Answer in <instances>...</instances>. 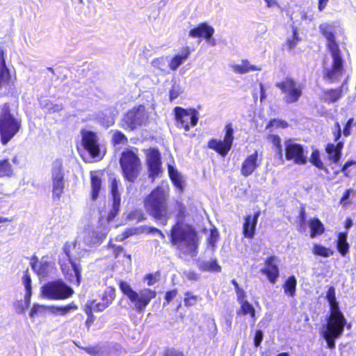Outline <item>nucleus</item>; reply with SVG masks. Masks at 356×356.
Wrapping results in <instances>:
<instances>
[{"label":"nucleus","instance_id":"f257e3e1","mask_svg":"<svg viewBox=\"0 0 356 356\" xmlns=\"http://www.w3.org/2000/svg\"><path fill=\"white\" fill-rule=\"evenodd\" d=\"M319 31L326 39V47L332 59L331 66L324 68V79L330 83L338 82L343 74V66L341 52L336 39L338 33L343 34V31L334 22L321 24Z\"/></svg>","mask_w":356,"mask_h":356},{"label":"nucleus","instance_id":"f03ea898","mask_svg":"<svg viewBox=\"0 0 356 356\" xmlns=\"http://www.w3.org/2000/svg\"><path fill=\"white\" fill-rule=\"evenodd\" d=\"M325 298L329 303L330 310L323 337L327 343V347L332 350L335 348V340L343 334L347 320L340 309L333 286H328Z\"/></svg>","mask_w":356,"mask_h":356},{"label":"nucleus","instance_id":"7ed1b4c3","mask_svg":"<svg viewBox=\"0 0 356 356\" xmlns=\"http://www.w3.org/2000/svg\"><path fill=\"white\" fill-rule=\"evenodd\" d=\"M169 188L167 186H159L144 200V207L147 213L155 219L165 224L168 218L167 208Z\"/></svg>","mask_w":356,"mask_h":356},{"label":"nucleus","instance_id":"20e7f679","mask_svg":"<svg viewBox=\"0 0 356 356\" xmlns=\"http://www.w3.org/2000/svg\"><path fill=\"white\" fill-rule=\"evenodd\" d=\"M119 288L130 302L134 305V309L138 313L144 312L146 307L157 295L156 290L150 288H143L138 291H135L129 284L123 280L119 282Z\"/></svg>","mask_w":356,"mask_h":356},{"label":"nucleus","instance_id":"39448f33","mask_svg":"<svg viewBox=\"0 0 356 356\" xmlns=\"http://www.w3.org/2000/svg\"><path fill=\"white\" fill-rule=\"evenodd\" d=\"M63 251L68 257L67 262L60 264V270L65 280L70 284L79 286L81 282V266L74 262L81 257L78 246H64Z\"/></svg>","mask_w":356,"mask_h":356},{"label":"nucleus","instance_id":"423d86ee","mask_svg":"<svg viewBox=\"0 0 356 356\" xmlns=\"http://www.w3.org/2000/svg\"><path fill=\"white\" fill-rule=\"evenodd\" d=\"M0 135L3 144H6L19 130L20 122L10 112L8 104L0 107Z\"/></svg>","mask_w":356,"mask_h":356},{"label":"nucleus","instance_id":"0eeeda50","mask_svg":"<svg viewBox=\"0 0 356 356\" xmlns=\"http://www.w3.org/2000/svg\"><path fill=\"white\" fill-rule=\"evenodd\" d=\"M120 165L123 177L126 180L134 182L139 176L141 163L138 155L133 151L127 150L122 153Z\"/></svg>","mask_w":356,"mask_h":356},{"label":"nucleus","instance_id":"6e6552de","mask_svg":"<svg viewBox=\"0 0 356 356\" xmlns=\"http://www.w3.org/2000/svg\"><path fill=\"white\" fill-rule=\"evenodd\" d=\"M40 293L47 300H58L70 298L74 290L63 280H57L44 284L40 289Z\"/></svg>","mask_w":356,"mask_h":356},{"label":"nucleus","instance_id":"1a4fd4ad","mask_svg":"<svg viewBox=\"0 0 356 356\" xmlns=\"http://www.w3.org/2000/svg\"><path fill=\"white\" fill-rule=\"evenodd\" d=\"M172 243H184L185 245H197L198 238L194 228L181 221H177L171 230Z\"/></svg>","mask_w":356,"mask_h":356},{"label":"nucleus","instance_id":"9d476101","mask_svg":"<svg viewBox=\"0 0 356 356\" xmlns=\"http://www.w3.org/2000/svg\"><path fill=\"white\" fill-rule=\"evenodd\" d=\"M148 114L144 106L140 105L129 111L122 120V126L127 130H134L144 126L148 121Z\"/></svg>","mask_w":356,"mask_h":356},{"label":"nucleus","instance_id":"9b49d317","mask_svg":"<svg viewBox=\"0 0 356 356\" xmlns=\"http://www.w3.org/2000/svg\"><path fill=\"white\" fill-rule=\"evenodd\" d=\"M276 87L284 95V101L287 104L297 102L302 95V86L292 78H286L277 83Z\"/></svg>","mask_w":356,"mask_h":356},{"label":"nucleus","instance_id":"f8f14e48","mask_svg":"<svg viewBox=\"0 0 356 356\" xmlns=\"http://www.w3.org/2000/svg\"><path fill=\"white\" fill-rule=\"evenodd\" d=\"M177 125L183 128L186 131L190 130L191 127H195L199 120V112L195 108H183L177 106L174 108Z\"/></svg>","mask_w":356,"mask_h":356},{"label":"nucleus","instance_id":"ddd939ff","mask_svg":"<svg viewBox=\"0 0 356 356\" xmlns=\"http://www.w3.org/2000/svg\"><path fill=\"white\" fill-rule=\"evenodd\" d=\"M225 134L224 140L212 139L208 143L210 149L215 150L222 156H225L231 149L234 140V129L231 123L227 124L225 128Z\"/></svg>","mask_w":356,"mask_h":356},{"label":"nucleus","instance_id":"4468645a","mask_svg":"<svg viewBox=\"0 0 356 356\" xmlns=\"http://www.w3.org/2000/svg\"><path fill=\"white\" fill-rule=\"evenodd\" d=\"M285 156L286 160L293 161L296 164L303 165L307 162L302 146L289 139L285 141Z\"/></svg>","mask_w":356,"mask_h":356},{"label":"nucleus","instance_id":"2eb2a0df","mask_svg":"<svg viewBox=\"0 0 356 356\" xmlns=\"http://www.w3.org/2000/svg\"><path fill=\"white\" fill-rule=\"evenodd\" d=\"M147 163L149 177L153 182L162 173L161 155L157 149H153L147 154Z\"/></svg>","mask_w":356,"mask_h":356},{"label":"nucleus","instance_id":"dca6fc26","mask_svg":"<svg viewBox=\"0 0 356 356\" xmlns=\"http://www.w3.org/2000/svg\"><path fill=\"white\" fill-rule=\"evenodd\" d=\"M277 257L274 255L268 257L264 261V266L260 270V273L267 277L268 282L274 284L280 276V270L277 264Z\"/></svg>","mask_w":356,"mask_h":356},{"label":"nucleus","instance_id":"f3484780","mask_svg":"<svg viewBox=\"0 0 356 356\" xmlns=\"http://www.w3.org/2000/svg\"><path fill=\"white\" fill-rule=\"evenodd\" d=\"M82 143L84 149L90 154L92 158L99 156V145L98 138L95 133L90 131H82Z\"/></svg>","mask_w":356,"mask_h":356},{"label":"nucleus","instance_id":"a211bd4d","mask_svg":"<svg viewBox=\"0 0 356 356\" xmlns=\"http://www.w3.org/2000/svg\"><path fill=\"white\" fill-rule=\"evenodd\" d=\"M63 176L61 165L58 163H55L52 168V196L54 199H59L63 194Z\"/></svg>","mask_w":356,"mask_h":356},{"label":"nucleus","instance_id":"6ab92c4d","mask_svg":"<svg viewBox=\"0 0 356 356\" xmlns=\"http://www.w3.org/2000/svg\"><path fill=\"white\" fill-rule=\"evenodd\" d=\"M101 302L96 300L91 301L95 306V312H102L108 308L115 298V289L113 286L107 287L99 296Z\"/></svg>","mask_w":356,"mask_h":356},{"label":"nucleus","instance_id":"aec40b11","mask_svg":"<svg viewBox=\"0 0 356 356\" xmlns=\"http://www.w3.org/2000/svg\"><path fill=\"white\" fill-rule=\"evenodd\" d=\"M214 33V29L206 23H202L192 29L188 33L191 38H200L205 39L211 46L216 45V42L211 39Z\"/></svg>","mask_w":356,"mask_h":356},{"label":"nucleus","instance_id":"412c9836","mask_svg":"<svg viewBox=\"0 0 356 356\" xmlns=\"http://www.w3.org/2000/svg\"><path fill=\"white\" fill-rule=\"evenodd\" d=\"M259 165L258 152L255 151L252 154L248 156L243 162L241 173L244 177L250 176Z\"/></svg>","mask_w":356,"mask_h":356},{"label":"nucleus","instance_id":"4be33fe9","mask_svg":"<svg viewBox=\"0 0 356 356\" xmlns=\"http://www.w3.org/2000/svg\"><path fill=\"white\" fill-rule=\"evenodd\" d=\"M346 84V81L339 88L324 90L323 92V99L327 103H334L338 101L341 97L344 90H347Z\"/></svg>","mask_w":356,"mask_h":356},{"label":"nucleus","instance_id":"5701e85b","mask_svg":"<svg viewBox=\"0 0 356 356\" xmlns=\"http://www.w3.org/2000/svg\"><path fill=\"white\" fill-rule=\"evenodd\" d=\"M231 68L238 74H246L250 72L260 71L261 68L259 66L251 65L248 60H242L238 64H232Z\"/></svg>","mask_w":356,"mask_h":356},{"label":"nucleus","instance_id":"b1692460","mask_svg":"<svg viewBox=\"0 0 356 356\" xmlns=\"http://www.w3.org/2000/svg\"><path fill=\"white\" fill-rule=\"evenodd\" d=\"M190 54V48L188 47H184L181 54H176L170 61L169 60V67L173 71L176 70L188 58Z\"/></svg>","mask_w":356,"mask_h":356},{"label":"nucleus","instance_id":"393cba45","mask_svg":"<svg viewBox=\"0 0 356 356\" xmlns=\"http://www.w3.org/2000/svg\"><path fill=\"white\" fill-rule=\"evenodd\" d=\"M259 216V212H257L253 217L248 216L245 218L243 225V234L245 237L252 238L254 236Z\"/></svg>","mask_w":356,"mask_h":356},{"label":"nucleus","instance_id":"a878e982","mask_svg":"<svg viewBox=\"0 0 356 356\" xmlns=\"http://www.w3.org/2000/svg\"><path fill=\"white\" fill-rule=\"evenodd\" d=\"M198 268L202 272L209 273H220L222 270V268L216 258L202 261L199 264Z\"/></svg>","mask_w":356,"mask_h":356},{"label":"nucleus","instance_id":"bb28decb","mask_svg":"<svg viewBox=\"0 0 356 356\" xmlns=\"http://www.w3.org/2000/svg\"><path fill=\"white\" fill-rule=\"evenodd\" d=\"M77 309L78 306L74 302H71L63 306H49V311L52 314L59 316H65L71 312L76 310Z\"/></svg>","mask_w":356,"mask_h":356},{"label":"nucleus","instance_id":"cd10ccee","mask_svg":"<svg viewBox=\"0 0 356 356\" xmlns=\"http://www.w3.org/2000/svg\"><path fill=\"white\" fill-rule=\"evenodd\" d=\"M22 280L25 288L24 300L26 304L29 305L30 304L31 298L32 296V287L31 279L28 268L24 271Z\"/></svg>","mask_w":356,"mask_h":356},{"label":"nucleus","instance_id":"c85d7f7f","mask_svg":"<svg viewBox=\"0 0 356 356\" xmlns=\"http://www.w3.org/2000/svg\"><path fill=\"white\" fill-rule=\"evenodd\" d=\"M90 183L92 188V200H95L99 196L102 186V179L97 172H90Z\"/></svg>","mask_w":356,"mask_h":356},{"label":"nucleus","instance_id":"c756f323","mask_svg":"<svg viewBox=\"0 0 356 356\" xmlns=\"http://www.w3.org/2000/svg\"><path fill=\"white\" fill-rule=\"evenodd\" d=\"M308 224L312 238H314L316 236L322 234L325 231L323 224L317 218L310 219Z\"/></svg>","mask_w":356,"mask_h":356},{"label":"nucleus","instance_id":"7c9ffc66","mask_svg":"<svg viewBox=\"0 0 356 356\" xmlns=\"http://www.w3.org/2000/svg\"><path fill=\"white\" fill-rule=\"evenodd\" d=\"M240 308L237 310L236 314L238 316L250 315L251 318L254 321L256 319V312L254 307L248 301H243L239 302Z\"/></svg>","mask_w":356,"mask_h":356},{"label":"nucleus","instance_id":"2f4dec72","mask_svg":"<svg viewBox=\"0 0 356 356\" xmlns=\"http://www.w3.org/2000/svg\"><path fill=\"white\" fill-rule=\"evenodd\" d=\"M297 281L293 275L289 276L283 284L284 293L290 297H294L296 292Z\"/></svg>","mask_w":356,"mask_h":356},{"label":"nucleus","instance_id":"473e14b6","mask_svg":"<svg viewBox=\"0 0 356 356\" xmlns=\"http://www.w3.org/2000/svg\"><path fill=\"white\" fill-rule=\"evenodd\" d=\"M168 173L172 181L173 182L174 185L179 189V192L181 193L184 190L181 176L171 165H168Z\"/></svg>","mask_w":356,"mask_h":356},{"label":"nucleus","instance_id":"72a5a7b5","mask_svg":"<svg viewBox=\"0 0 356 356\" xmlns=\"http://www.w3.org/2000/svg\"><path fill=\"white\" fill-rule=\"evenodd\" d=\"M83 311L87 315V318L85 321V325L87 328V330L89 331L91 325L94 323L95 321V316L93 314V312H95L94 305L91 302H90V304H87L84 307Z\"/></svg>","mask_w":356,"mask_h":356},{"label":"nucleus","instance_id":"f704fd0d","mask_svg":"<svg viewBox=\"0 0 356 356\" xmlns=\"http://www.w3.org/2000/svg\"><path fill=\"white\" fill-rule=\"evenodd\" d=\"M200 296L194 294L191 291H186L184 293V305L186 307H191L196 305L198 302L201 301Z\"/></svg>","mask_w":356,"mask_h":356},{"label":"nucleus","instance_id":"c9c22d12","mask_svg":"<svg viewBox=\"0 0 356 356\" xmlns=\"http://www.w3.org/2000/svg\"><path fill=\"white\" fill-rule=\"evenodd\" d=\"M169 63V59L168 57L163 56L155 58L152 62V65L154 68H157L163 73L168 71Z\"/></svg>","mask_w":356,"mask_h":356},{"label":"nucleus","instance_id":"e433bc0d","mask_svg":"<svg viewBox=\"0 0 356 356\" xmlns=\"http://www.w3.org/2000/svg\"><path fill=\"white\" fill-rule=\"evenodd\" d=\"M269 141L271 142L274 147V150L280 159L283 158V149L281 144V138L277 135H270Z\"/></svg>","mask_w":356,"mask_h":356},{"label":"nucleus","instance_id":"4c0bfd02","mask_svg":"<svg viewBox=\"0 0 356 356\" xmlns=\"http://www.w3.org/2000/svg\"><path fill=\"white\" fill-rule=\"evenodd\" d=\"M110 188L111 192L113 197V200H115L116 204L118 201H121L120 193L118 191L119 180L116 178H111Z\"/></svg>","mask_w":356,"mask_h":356},{"label":"nucleus","instance_id":"58836bf2","mask_svg":"<svg viewBox=\"0 0 356 356\" xmlns=\"http://www.w3.org/2000/svg\"><path fill=\"white\" fill-rule=\"evenodd\" d=\"M47 310H49V307L44 305L33 304L32 306L29 316L31 318L42 315Z\"/></svg>","mask_w":356,"mask_h":356},{"label":"nucleus","instance_id":"ea45409f","mask_svg":"<svg viewBox=\"0 0 356 356\" xmlns=\"http://www.w3.org/2000/svg\"><path fill=\"white\" fill-rule=\"evenodd\" d=\"M13 174L12 166L8 159L0 161V177H10Z\"/></svg>","mask_w":356,"mask_h":356},{"label":"nucleus","instance_id":"a19ab883","mask_svg":"<svg viewBox=\"0 0 356 356\" xmlns=\"http://www.w3.org/2000/svg\"><path fill=\"white\" fill-rule=\"evenodd\" d=\"M312 252L316 256L323 257H328L334 253L333 250L326 248L325 246H314L312 248Z\"/></svg>","mask_w":356,"mask_h":356},{"label":"nucleus","instance_id":"79ce46f5","mask_svg":"<svg viewBox=\"0 0 356 356\" xmlns=\"http://www.w3.org/2000/svg\"><path fill=\"white\" fill-rule=\"evenodd\" d=\"M127 219L130 221H136L137 222H140L144 221L146 218L143 210L135 209L128 214Z\"/></svg>","mask_w":356,"mask_h":356},{"label":"nucleus","instance_id":"37998d69","mask_svg":"<svg viewBox=\"0 0 356 356\" xmlns=\"http://www.w3.org/2000/svg\"><path fill=\"white\" fill-rule=\"evenodd\" d=\"M179 290L177 288L168 290L164 294L163 307L168 306L171 302L178 296Z\"/></svg>","mask_w":356,"mask_h":356},{"label":"nucleus","instance_id":"c03bdc74","mask_svg":"<svg viewBox=\"0 0 356 356\" xmlns=\"http://www.w3.org/2000/svg\"><path fill=\"white\" fill-rule=\"evenodd\" d=\"M326 152L329 155L330 159L333 161L334 163H337L340 159L341 152H339V149H337L334 145H328L326 147Z\"/></svg>","mask_w":356,"mask_h":356},{"label":"nucleus","instance_id":"a18cd8bd","mask_svg":"<svg viewBox=\"0 0 356 356\" xmlns=\"http://www.w3.org/2000/svg\"><path fill=\"white\" fill-rule=\"evenodd\" d=\"M300 40V38L298 36L297 29L293 27V35L291 38H289L286 40V46L288 49L291 50L294 49Z\"/></svg>","mask_w":356,"mask_h":356},{"label":"nucleus","instance_id":"49530a36","mask_svg":"<svg viewBox=\"0 0 356 356\" xmlns=\"http://www.w3.org/2000/svg\"><path fill=\"white\" fill-rule=\"evenodd\" d=\"M10 75L8 69H0V88L10 85Z\"/></svg>","mask_w":356,"mask_h":356},{"label":"nucleus","instance_id":"de8ad7c7","mask_svg":"<svg viewBox=\"0 0 356 356\" xmlns=\"http://www.w3.org/2000/svg\"><path fill=\"white\" fill-rule=\"evenodd\" d=\"M82 350L90 356H102L103 354L102 348L99 345L83 347Z\"/></svg>","mask_w":356,"mask_h":356},{"label":"nucleus","instance_id":"09e8293b","mask_svg":"<svg viewBox=\"0 0 356 356\" xmlns=\"http://www.w3.org/2000/svg\"><path fill=\"white\" fill-rule=\"evenodd\" d=\"M160 277V272L156 271L154 274L148 273L144 277V281L147 282V284L148 286H152L155 284L158 281Z\"/></svg>","mask_w":356,"mask_h":356},{"label":"nucleus","instance_id":"8fccbe9b","mask_svg":"<svg viewBox=\"0 0 356 356\" xmlns=\"http://www.w3.org/2000/svg\"><path fill=\"white\" fill-rule=\"evenodd\" d=\"M112 140L115 145L124 144L127 142V138L124 134L119 131H115L113 134Z\"/></svg>","mask_w":356,"mask_h":356},{"label":"nucleus","instance_id":"3c124183","mask_svg":"<svg viewBox=\"0 0 356 356\" xmlns=\"http://www.w3.org/2000/svg\"><path fill=\"white\" fill-rule=\"evenodd\" d=\"M182 92L181 88L179 84H173L170 90V100L172 102L177 99L179 95Z\"/></svg>","mask_w":356,"mask_h":356},{"label":"nucleus","instance_id":"603ef678","mask_svg":"<svg viewBox=\"0 0 356 356\" xmlns=\"http://www.w3.org/2000/svg\"><path fill=\"white\" fill-rule=\"evenodd\" d=\"M163 356H185V355L183 351L172 347L165 348Z\"/></svg>","mask_w":356,"mask_h":356},{"label":"nucleus","instance_id":"864d4df0","mask_svg":"<svg viewBox=\"0 0 356 356\" xmlns=\"http://www.w3.org/2000/svg\"><path fill=\"white\" fill-rule=\"evenodd\" d=\"M120 206V201H118V204H116L115 201L113 200L112 209L108 215V221H111L116 216V215L119 211Z\"/></svg>","mask_w":356,"mask_h":356},{"label":"nucleus","instance_id":"5fc2aeb1","mask_svg":"<svg viewBox=\"0 0 356 356\" xmlns=\"http://www.w3.org/2000/svg\"><path fill=\"white\" fill-rule=\"evenodd\" d=\"M183 275L190 281H196L200 278V275L195 270H185L183 273Z\"/></svg>","mask_w":356,"mask_h":356},{"label":"nucleus","instance_id":"6e6d98bb","mask_svg":"<svg viewBox=\"0 0 356 356\" xmlns=\"http://www.w3.org/2000/svg\"><path fill=\"white\" fill-rule=\"evenodd\" d=\"M218 237L219 234L218 230L215 227L211 229L209 236L207 238L209 245H214L217 242Z\"/></svg>","mask_w":356,"mask_h":356},{"label":"nucleus","instance_id":"4d7b16f0","mask_svg":"<svg viewBox=\"0 0 356 356\" xmlns=\"http://www.w3.org/2000/svg\"><path fill=\"white\" fill-rule=\"evenodd\" d=\"M311 162L318 168L323 169V163L319 158L318 153L314 152L311 156Z\"/></svg>","mask_w":356,"mask_h":356},{"label":"nucleus","instance_id":"13d9d810","mask_svg":"<svg viewBox=\"0 0 356 356\" xmlns=\"http://www.w3.org/2000/svg\"><path fill=\"white\" fill-rule=\"evenodd\" d=\"M49 112L56 113L63 110V106L61 104H54L53 103L48 102L44 106Z\"/></svg>","mask_w":356,"mask_h":356},{"label":"nucleus","instance_id":"bf43d9fd","mask_svg":"<svg viewBox=\"0 0 356 356\" xmlns=\"http://www.w3.org/2000/svg\"><path fill=\"white\" fill-rule=\"evenodd\" d=\"M136 231H137L136 229H129L128 230H127L124 233L118 235L116 237V239H117L118 241H122L124 239H126L127 238H128L129 236L135 234L136 233Z\"/></svg>","mask_w":356,"mask_h":356},{"label":"nucleus","instance_id":"052dcab7","mask_svg":"<svg viewBox=\"0 0 356 356\" xmlns=\"http://www.w3.org/2000/svg\"><path fill=\"white\" fill-rule=\"evenodd\" d=\"M269 126L272 127H282V128H286L288 127V123L284 120H271L269 123Z\"/></svg>","mask_w":356,"mask_h":356},{"label":"nucleus","instance_id":"680f3d73","mask_svg":"<svg viewBox=\"0 0 356 356\" xmlns=\"http://www.w3.org/2000/svg\"><path fill=\"white\" fill-rule=\"evenodd\" d=\"M114 116L109 113V115L106 118L101 119V123L103 126L108 127L114 124Z\"/></svg>","mask_w":356,"mask_h":356},{"label":"nucleus","instance_id":"e2e57ef3","mask_svg":"<svg viewBox=\"0 0 356 356\" xmlns=\"http://www.w3.org/2000/svg\"><path fill=\"white\" fill-rule=\"evenodd\" d=\"M263 339V332L260 330H257L255 332L254 337V345L256 347H259Z\"/></svg>","mask_w":356,"mask_h":356},{"label":"nucleus","instance_id":"0e129e2a","mask_svg":"<svg viewBox=\"0 0 356 356\" xmlns=\"http://www.w3.org/2000/svg\"><path fill=\"white\" fill-rule=\"evenodd\" d=\"M235 291H236V293L237 296V300H238V303L241 302L243 301H246V300H245L246 293L243 289L239 288L238 289H237Z\"/></svg>","mask_w":356,"mask_h":356},{"label":"nucleus","instance_id":"69168bd1","mask_svg":"<svg viewBox=\"0 0 356 356\" xmlns=\"http://www.w3.org/2000/svg\"><path fill=\"white\" fill-rule=\"evenodd\" d=\"M353 122V119L350 118L348 120L344 129H343V135L345 136H348L350 134V127L352 125V123Z\"/></svg>","mask_w":356,"mask_h":356},{"label":"nucleus","instance_id":"338daca9","mask_svg":"<svg viewBox=\"0 0 356 356\" xmlns=\"http://www.w3.org/2000/svg\"><path fill=\"white\" fill-rule=\"evenodd\" d=\"M347 235L346 233H340L338 236L337 245H348L346 242Z\"/></svg>","mask_w":356,"mask_h":356},{"label":"nucleus","instance_id":"774afa93","mask_svg":"<svg viewBox=\"0 0 356 356\" xmlns=\"http://www.w3.org/2000/svg\"><path fill=\"white\" fill-rule=\"evenodd\" d=\"M185 212H186L185 207L183 205L179 204V213H178V216H177L178 221H181V219L185 217Z\"/></svg>","mask_w":356,"mask_h":356}]
</instances>
